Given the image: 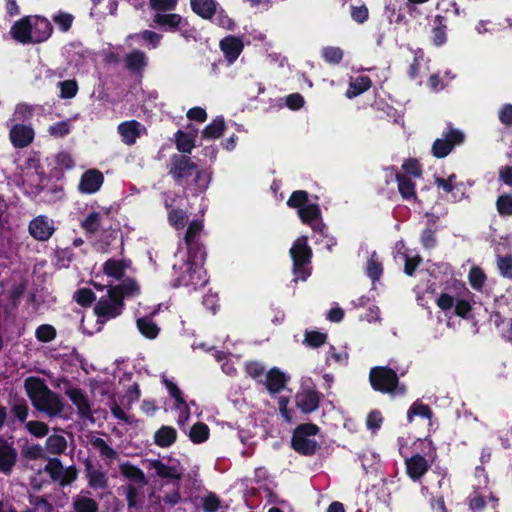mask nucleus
<instances>
[{"label":"nucleus","instance_id":"f257e3e1","mask_svg":"<svg viewBox=\"0 0 512 512\" xmlns=\"http://www.w3.org/2000/svg\"><path fill=\"white\" fill-rule=\"evenodd\" d=\"M24 387L32 405L38 411L44 412L50 417L61 414L64 409L63 400L58 393L47 386L44 379L28 377L24 381Z\"/></svg>","mask_w":512,"mask_h":512},{"label":"nucleus","instance_id":"f03ea898","mask_svg":"<svg viewBox=\"0 0 512 512\" xmlns=\"http://www.w3.org/2000/svg\"><path fill=\"white\" fill-rule=\"evenodd\" d=\"M168 174L177 185L184 186L194 176V182L199 192L207 188L208 182L204 173L198 169V165L187 155H171L168 163Z\"/></svg>","mask_w":512,"mask_h":512},{"label":"nucleus","instance_id":"7ed1b4c3","mask_svg":"<svg viewBox=\"0 0 512 512\" xmlns=\"http://www.w3.org/2000/svg\"><path fill=\"white\" fill-rule=\"evenodd\" d=\"M369 383L376 392L387 394L391 398L404 397L407 394V385L400 382L399 376L389 366H374L369 371Z\"/></svg>","mask_w":512,"mask_h":512},{"label":"nucleus","instance_id":"20e7f679","mask_svg":"<svg viewBox=\"0 0 512 512\" xmlns=\"http://www.w3.org/2000/svg\"><path fill=\"white\" fill-rule=\"evenodd\" d=\"M171 285L174 288L191 287L197 289L207 283L203 266L180 259L172 267Z\"/></svg>","mask_w":512,"mask_h":512},{"label":"nucleus","instance_id":"39448f33","mask_svg":"<svg viewBox=\"0 0 512 512\" xmlns=\"http://www.w3.org/2000/svg\"><path fill=\"white\" fill-rule=\"evenodd\" d=\"M320 431L314 423H302L296 426L292 432L291 448L301 456L311 457L320 449V444L313 438Z\"/></svg>","mask_w":512,"mask_h":512},{"label":"nucleus","instance_id":"423d86ee","mask_svg":"<svg viewBox=\"0 0 512 512\" xmlns=\"http://www.w3.org/2000/svg\"><path fill=\"white\" fill-rule=\"evenodd\" d=\"M465 141L464 133L450 127L446 132H443L442 138H437L432 145V155L436 158H444L453 150L455 146L461 145Z\"/></svg>","mask_w":512,"mask_h":512},{"label":"nucleus","instance_id":"0eeeda50","mask_svg":"<svg viewBox=\"0 0 512 512\" xmlns=\"http://www.w3.org/2000/svg\"><path fill=\"white\" fill-rule=\"evenodd\" d=\"M124 302L117 299L112 293L101 297L94 306V313L98 317V323L114 319L122 314Z\"/></svg>","mask_w":512,"mask_h":512},{"label":"nucleus","instance_id":"6e6552de","mask_svg":"<svg viewBox=\"0 0 512 512\" xmlns=\"http://www.w3.org/2000/svg\"><path fill=\"white\" fill-rule=\"evenodd\" d=\"M65 394L76 406L77 413L81 419L94 421L90 400L81 388L68 386L65 390Z\"/></svg>","mask_w":512,"mask_h":512},{"label":"nucleus","instance_id":"1a4fd4ad","mask_svg":"<svg viewBox=\"0 0 512 512\" xmlns=\"http://www.w3.org/2000/svg\"><path fill=\"white\" fill-rule=\"evenodd\" d=\"M28 230L35 240L45 242L52 237L56 228L53 220L46 215H38L30 221Z\"/></svg>","mask_w":512,"mask_h":512},{"label":"nucleus","instance_id":"9d476101","mask_svg":"<svg viewBox=\"0 0 512 512\" xmlns=\"http://www.w3.org/2000/svg\"><path fill=\"white\" fill-rule=\"evenodd\" d=\"M432 463L421 453H414L411 457L405 459L406 474L413 482H419L429 471Z\"/></svg>","mask_w":512,"mask_h":512},{"label":"nucleus","instance_id":"9b49d317","mask_svg":"<svg viewBox=\"0 0 512 512\" xmlns=\"http://www.w3.org/2000/svg\"><path fill=\"white\" fill-rule=\"evenodd\" d=\"M322 394L313 388H304L295 396L297 408L303 414H310L316 411L320 406Z\"/></svg>","mask_w":512,"mask_h":512},{"label":"nucleus","instance_id":"f8f14e48","mask_svg":"<svg viewBox=\"0 0 512 512\" xmlns=\"http://www.w3.org/2000/svg\"><path fill=\"white\" fill-rule=\"evenodd\" d=\"M18 459L17 449L12 442L0 437V472L5 475L11 474Z\"/></svg>","mask_w":512,"mask_h":512},{"label":"nucleus","instance_id":"ddd939ff","mask_svg":"<svg viewBox=\"0 0 512 512\" xmlns=\"http://www.w3.org/2000/svg\"><path fill=\"white\" fill-rule=\"evenodd\" d=\"M104 183V175L98 169H88L79 181L78 189L82 194H94Z\"/></svg>","mask_w":512,"mask_h":512},{"label":"nucleus","instance_id":"4468645a","mask_svg":"<svg viewBox=\"0 0 512 512\" xmlns=\"http://www.w3.org/2000/svg\"><path fill=\"white\" fill-rule=\"evenodd\" d=\"M34 130L25 124H15L9 131L11 144L18 149L29 146L34 140Z\"/></svg>","mask_w":512,"mask_h":512},{"label":"nucleus","instance_id":"2eb2a0df","mask_svg":"<svg viewBox=\"0 0 512 512\" xmlns=\"http://www.w3.org/2000/svg\"><path fill=\"white\" fill-rule=\"evenodd\" d=\"M10 34L15 41L21 44H33L32 16H24L14 22Z\"/></svg>","mask_w":512,"mask_h":512},{"label":"nucleus","instance_id":"dca6fc26","mask_svg":"<svg viewBox=\"0 0 512 512\" xmlns=\"http://www.w3.org/2000/svg\"><path fill=\"white\" fill-rule=\"evenodd\" d=\"M84 465V473L88 481V486L93 490H106L109 487V479L106 473L100 468H95L89 459L85 461Z\"/></svg>","mask_w":512,"mask_h":512},{"label":"nucleus","instance_id":"f3484780","mask_svg":"<svg viewBox=\"0 0 512 512\" xmlns=\"http://www.w3.org/2000/svg\"><path fill=\"white\" fill-rule=\"evenodd\" d=\"M53 32L50 21L42 16L32 17L33 44H39L48 40Z\"/></svg>","mask_w":512,"mask_h":512},{"label":"nucleus","instance_id":"a211bd4d","mask_svg":"<svg viewBox=\"0 0 512 512\" xmlns=\"http://www.w3.org/2000/svg\"><path fill=\"white\" fill-rule=\"evenodd\" d=\"M220 48L227 61L233 63L243 51L244 44L241 38L229 35L220 41Z\"/></svg>","mask_w":512,"mask_h":512},{"label":"nucleus","instance_id":"6ab92c4d","mask_svg":"<svg viewBox=\"0 0 512 512\" xmlns=\"http://www.w3.org/2000/svg\"><path fill=\"white\" fill-rule=\"evenodd\" d=\"M125 68L134 75H141L148 65V57L145 52L135 49L126 54L124 58Z\"/></svg>","mask_w":512,"mask_h":512},{"label":"nucleus","instance_id":"aec40b11","mask_svg":"<svg viewBox=\"0 0 512 512\" xmlns=\"http://www.w3.org/2000/svg\"><path fill=\"white\" fill-rule=\"evenodd\" d=\"M144 487H140L139 485H134L132 483L123 485L121 489L125 494L127 501L128 510H141L145 501V496L142 491Z\"/></svg>","mask_w":512,"mask_h":512},{"label":"nucleus","instance_id":"412c9836","mask_svg":"<svg viewBox=\"0 0 512 512\" xmlns=\"http://www.w3.org/2000/svg\"><path fill=\"white\" fill-rule=\"evenodd\" d=\"M292 261L311 262L313 252L308 245V237H298L289 250Z\"/></svg>","mask_w":512,"mask_h":512},{"label":"nucleus","instance_id":"4be33fe9","mask_svg":"<svg viewBox=\"0 0 512 512\" xmlns=\"http://www.w3.org/2000/svg\"><path fill=\"white\" fill-rule=\"evenodd\" d=\"M143 125L137 120L124 121L118 125V133L126 145H133L140 137Z\"/></svg>","mask_w":512,"mask_h":512},{"label":"nucleus","instance_id":"5701e85b","mask_svg":"<svg viewBox=\"0 0 512 512\" xmlns=\"http://www.w3.org/2000/svg\"><path fill=\"white\" fill-rule=\"evenodd\" d=\"M121 475L128 479L132 484L145 487L148 485V479L142 469L130 463L129 461L123 462L119 466Z\"/></svg>","mask_w":512,"mask_h":512},{"label":"nucleus","instance_id":"b1692460","mask_svg":"<svg viewBox=\"0 0 512 512\" xmlns=\"http://www.w3.org/2000/svg\"><path fill=\"white\" fill-rule=\"evenodd\" d=\"M448 16L437 14L433 20L431 42L434 46L440 47L447 41Z\"/></svg>","mask_w":512,"mask_h":512},{"label":"nucleus","instance_id":"393cba45","mask_svg":"<svg viewBox=\"0 0 512 512\" xmlns=\"http://www.w3.org/2000/svg\"><path fill=\"white\" fill-rule=\"evenodd\" d=\"M287 381L286 375L279 368L273 367L267 372L264 384L270 394H276L284 389Z\"/></svg>","mask_w":512,"mask_h":512},{"label":"nucleus","instance_id":"a878e982","mask_svg":"<svg viewBox=\"0 0 512 512\" xmlns=\"http://www.w3.org/2000/svg\"><path fill=\"white\" fill-rule=\"evenodd\" d=\"M390 169L395 172V180L397 181L398 191L401 197L405 200H410L412 198L415 199L417 197L415 191V182L412 181V179L409 178L406 174L397 172L394 166L390 167Z\"/></svg>","mask_w":512,"mask_h":512},{"label":"nucleus","instance_id":"bb28decb","mask_svg":"<svg viewBox=\"0 0 512 512\" xmlns=\"http://www.w3.org/2000/svg\"><path fill=\"white\" fill-rule=\"evenodd\" d=\"M109 293L124 302V298L139 293V286L133 278H126L120 284L110 286Z\"/></svg>","mask_w":512,"mask_h":512},{"label":"nucleus","instance_id":"cd10ccee","mask_svg":"<svg viewBox=\"0 0 512 512\" xmlns=\"http://www.w3.org/2000/svg\"><path fill=\"white\" fill-rule=\"evenodd\" d=\"M129 266V260H115L110 258L103 264V272L108 277H112L116 280H122L125 275V271Z\"/></svg>","mask_w":512,"mask_h":512},{"label":"nucleus","instance_id":"c85d7f7f","mask_svg":"<svg viewBox=\"0 0 512 512\" xmlns=\"http://www.w3.org/2000/svg\"><path fill=\"white\" fill-rule=\"evenodd\" d=\"M154 443L161 448L172 446L177 440V431L172 426H161L153 436Z\"/></svg>","mask_w":512,"mask_h":512},{"label":"nucleus","instance_id":"c756f323","mask_svg":"<svg viewBox=\"0 0 512 512\" xmlns=\"http://www.w3.org/2000/svg\"><path fill=\"white\" fill-rule=\"evenodd\" d=\"M215 0H190L192 11L203 19L210 20L216 15Z\"/></svg>","mask_w":512,"mask_h":512},{"label":"nucleus","instance_id":"7c9ffc66","mask_svg":"<svg viewBox=\"0 0 512 512\" xmlns=\"http://www.w3.org/2000/svg\"><path fill=\"white\" fill-rule=\"evenodd\" d=\"M149 468L154 469L156 475L163 479L180 480L182 474L177 470L175 466H169L163 463L159 459L149 461Z\"/></svg>","mask_w":512,"mask_h":512},{"label":"nucleus","instance_id":"2f4dec72","mask_svg":"<svg viewBox=\"0 0 512 512\" xmlns=\"http://www.w3.org/2000/svg\"><path fill=\"white\" fill-rule=\"evenodd\" d=\"M371 86V78L367 75H360L350 82L349 88L346 91V96L349 99H352L369 90Z\"/></svg>","mask_w":512,"mask_h":512},{"label":"nucleus","instance_id":"473e14b6","mask_svg":"<svg viewBox=\"0 0 512 512\" xmlns=\"http://www.w3.org/2000/svg\"><path fill=\"white\" fill-rule=\"evenodd\" d=\"M297 215L302 223L312 225L314 222L321 220V209L317 203H307L299 211Z\"/></svg>","mask_w":512,"mask_h":512},{"label":"nucleus","instance_id":"72a5a7b5","mask_svg":"<svg viewBox=\"0 0 512 512\" xmlns=\"http://www.w3.org/2000/svg\"><path fill=\"white\" fill-rule=\"evenodd\" d=\"M182 21V17L176 13H157L154 22L167 31H176Z\"/></svg>","mask_w":512,"mask_h":512},{"label":"nucleus","instance_id":"f704fd0d","mask_svg":"<svg viewBox=\"0 0 512 512\" xmlns=\"http://www.w3.org/2000/svg\"><path fill=\"white\" fill-rule=\"evenodd\" d=\"M136 325L141 335L147 339H155L160 333L159 326L148 316L138 318Z\"/></svg>","mask_w":512,"mask_h":512},{"label":"nucleus","instance_id":"c9c22d12","mask_svg":"<svg viewBox=\"0 0 512 512\" xmlns=\"http://www.w3.org/2000/svg\"><path fill=\"white\" fill-rule=\"evenodd\" d=\"M11 414L12 416L8 419V425L14 424L15 420L20 423H27V417L29 415V406L24 399L16 400L11 405Z\"/></svg>","mask_w":512,"mask_h":512},{"label":"nucleus","instance_id":"e433bc0d","mask_svg":"<svg viewBox=\"0 0 512 512\" xmlns=\"http://www.w3.org/2000/svg\"><path fill=\"white\" fill-rule=\"evenodd\" d=\"M175 144L177 150L183 155L191 154L195 147V136L190 133H185L182 130H178L175 133Z\"/></svg>","mask_w":512,"mask_h":512},{"label":"nucleus","instance_id":"4c0bfd02","mask_svg":"<svg viewBox=\"0 0 512 512\" xmlns=\"http://www.w3.org/2000/svg\"><path fill=\"white\" fill-rule=\"evenodd\" d=\"M185 245L187 248V258L184 260L203 266V263L206 259L205 247L198 241L185 243Z\"/></svg>","mask_w":512,"mask_h":512},{"label":"nucleus","instance_id":"58836bf2","mask_svg":"<svg viewBox=\"0 0 512 512\" xmlns=\"http://www.w3.org/2000/svg\"><path fill=\"white\" fill-rule=\"evenodd\" d=\"M415 416L431 420L433 411L429 405L424 404L421 400H416L407 411V422L412 423Z\"/></svg>","mask_w":512,"mask_h":512},{"label":"nucleus","instance_id":"ea45409f","mask_svg":"<svg viewBox=\"0 0 512 512\" xmlns=\"http://www.w3.org/2000/svg\"><path fill=\"white\" fill-rule=\"evenodd\" d=\"M226 129L223 117H217L209 123L202 131V138L206 140L217 139L221 137Z\"/></svg>","mask_w":512,"mask_h":512},{"label":"nucleus","instance_id":"a19ab883","mask_svg":"<svg viewBox=\"0 0 512 512\" xmlns=\"http://www.w3.org/2000/svg\"><path fill=\"white\" fill-rule=\"evenodd\" d=\"M383 274V265L380 261L376 251H373L367 261L366 275L372 280L373 283L378 281Z\"/></svg>","mask_w":512,"mask_h":512},{"label":"nucleus","instance_id":"79ce46f5","mask_svg":"<svg viewBox=\"0 0 512 512\" xmlns=\"http://www.w3.org/2000/svg\"><path fill=\"white\" fill-rule=\"evenodd\" d=\"M75 512H99V505L96 500L84 495H77L73 500Z\"/></svg>","mask_w":512,"mask_h":512},{"label":"nucleus","instance_id":"37998d69","mask_svg":"<svg viewBox=\"0 0 512 512\" xmlns=\"http://www.w3.org/2000/svg\"><path fill=\"white\" fill-rule=\"evenodd\" d=\"M90 444L93 446L94 449L98 450L102 457L106 459L113 461L118 459L119 457L117 451L111 446H109L103 438L92 437L90 439Z\"/></svg>","mask_w":512,"mask_h":512},{"label":"nucleus","instance_id":"c03bdc74","mask_svg":"<svg viewBox=\"0 0 512 512\" xmlns=\"http://www.w3.org/2000/svg\"><path fill=\"white\" fill-rule=\"evenodd\" d=\"M45 445L50 454L59 455L65 452L67 441L64 436L54 434L47 437Z\"/></svg>","mask_w":512,"mask_h":512},{"label":"nucleus","instance_id":"a18cd8bd","mask_svg":"<svg viewBox=\"0 0 512 512\" xmlns=\"http://www.w3.org/2000/svg\"><path fill=\"white\" fill-rule=\"evenodd\" d=\"M210 429L204 422L195 423L189 431V439L194 444H200L208 440Z\"/></svg>","mask_w":512,"mask_h":512},{"label":"nucleus","instance_id":"49530a36","mask_svg":"<svg viewBox=\"0 0 512 512\" xmlns=\"http://www.w3.org/2000/svg\"><path fill=\"white\" fill-rule=\"evenodd\" d=\"M433 473L438 477L437 492H443L444 495L452 494V485L448 470L446 468L436 466L435 469H433Z\"/></svg>","mask_w":512,"mask_h":512},{"label":"nucleus","instance_id":"de8ad7c7","mask_svg":"<svg viewBox=\"0 0 512 512\" xmlns=\"http://www.w3.org/2000/svg\"><path fill=\"white\" fill-rule=\"evenodd\" d=\"M57 87L59 88V97L61 99H72L79 91V85L75 79L60 81L57 83Z\"/></svg>","mask_w":512,"mask_h":512},{"label":"nucleus","instance_id":"09e8293b","mask_svg":"<svg viewBox=\"0 0 512 512\" xmlns=\"http://www.w3.org/2000/svg\"><path fill=\"white\" fill-rule=\"evenodd\" d=\"M321 57L326 63L339 65L344 57V52L340 47L326 46L321 51Z\"/></svg>","mask_w":512,"mask_h":512},{"label":"nucleus","instance_id":"8fccbe9b","mask_svg":"<svg viewBox=\"0 0 512 512\" xmlns=\"http://www.w3.org/2000/svg\"><path fill=\"white\" fill-rule=\"evenodd\" d=\"M417 449L425 458L434 462L437 458V448L429 436L418 440Z\"/></svg>","mask_w":512,"mask_h":512},{"label":"nucleus","instance_id":"3c124183","mask_svg":"<svg viewBox=\"0 0 512 512\" xmlns=\"http://www.w3.org/2000/svg\"><path fill=\"white\" fill-rule=\"evenodd\" d=\"M487 277L484 271L478 267L473 266L468 273V280L471 287L476 291H482Z\"/></svg>","mask_w":512,"mask_h":512},{"label":"nucleus","instance_id":"603ef678","mask_svg":"<svg viewBox=\"0 0 512 512\" xmlns=\"http://www.w3.org/2000/svg\"><path fill=\"white\" fill-rule=\"evenodd\" d=\"M101 226V215L99 212L93 211L81 221L82 229L89 234H95L99 231Z\"/></svg>","mask_w":512,"mask_h":512},{"label":"nucleus","instance_id":"864d4df0","mask_svg":"<svg viewBox=\"0 0 512 512\" xmlns=\"http://www.w3.org/2000/svg\"><path fill=\"white\" fill-rule=\"evenodd\" d=\"M188 221V214L183 209H171L168 212V222L176 230L183 229Z\"/></svg>","mask_w":512,"mask_h":512},{"label":"nucleus","instance_id":"5fc2aeb1","mask_svg":"<svg viewBox=\"0 0 512 512\" xmlns=\"http://www.w3.org/2000/svg\"><path fill=\"white\" fill-rule=\"evenodd\" d=\"M309 202V194L305 190H296L291 193L286 204L289 208L299 211Z\"/></svg>","mask_w":512,"mask_h":512},{"label":"nucleus","instance_id":"6e6d98bb","mask_svg":"<svg viewBox=\"0 0 512 512\" xmlns=\"http://www.w3.org/2000/svg\"><path fill=\"white\" fill-rule=\"evenodd\" d=\"M57 331L51 324H41L35 330V337L39 342L49 343L55 340Z\"/></svg>","mask_w":512,"mask_h":512},{"label":"nucleus","instance_id":"4d7b16f0","mask_svg":"<svg viewBox=\"0 0 512 512\" xmlns=\"http://www.w3.org/2000/svg\"><path fill=\"white\" fill-rule=\"evenodd\" d=\"M311 262L292 261L294 281H306L311 275Z\"/></svg>","mask_w":512,"mask_h":512},{"label":"nucleus","instance_id":"13d9d810","mask_svg":"<svg viewBox=\"0 0 512 512\" xmlns=\"http://www.w3.org/2000/svg\"><path fill=\"white\" fill-rule=\"evenodd\" d=\"M73 299L82 307H90L96 300V295L90 288L83 287L75 291Z\"/></svg>","mask_w":512,"mask_h":512},{"label":"nucleus","instance_id":"bf43d9fd","mask_svg":"<svg viewBox=\"0 0 512 512\" xmlns=\"http://www.w3.org/2000/svg\"><path fill=\"white\" fill-rule=\"evenodd\" d=\"M44 471L50 476L52 481L60 482L61 475L63 474V465L59 458H51L44 466Z\"/></svg>","mask_w":512,"mask_h":512},{"label":"nucleus","instance_id":"052dcab7","mask_svg":"<svg viewBox=\"0 0 512 512\" xmlns=\"http://www.w3.org/2000/svg\"><path fill=\"white\" fill-rule=\"evenodd\" d=\"M496 209L500 216H512V194H502L497 197Z\"/></svg>","mask_w":512,"mask_h":512},{"label":"nucleus","instance_id":"680f3d73","mask_svg":"<svg viewBox=\"0 0 512 512\" xmlns=\"http://www.w3.org/2000/svg\"><path fill=\"white\" fill-rule=\"evenodd\" d=\"M327 334L320 331H306L304 337V344L311 348L321 347L326 343Z\"/></svg>","mask_w":512,"mask_h":512},{"label":"nucleus","instance_id":"e2e57ef3","mask_svg":"<svg viewBox=\"0 0 512 512\" xmlns=\"http://www.w3.org/2000/svg\"><path fill=\"white\" fill-rule=\"evenodd\" d=\"M26 429L30 434L37 438L46 436L49 432V427L45 422L42 421H28L25 424Z\"/></svg>","mask_w":512,"mask_h":512},{"label":"nucleus","instance_id":"0e129e2a","mask_svg":"<svg viewBox=\"0 0 512 512\" xmlns=\"http://www.w3.org/2000/svg\"><path fill=\"white\" fill-rule=\"evenodd\" d=\"M203 230V223L200 220H193L187 227L184 235L185 243L197 242V237Z\"/></svg>","mask_w":512,"mask_h":512},{"label":"nucleus","instance_id":"69168bd1","mask_svg":"<svg viewBox=\"0 0 512 512\" xmlns=\"http://www.w3.org/2000/svg\"><path fill=\"white\" fill-rule=\"evenodd\" d=\"M53 21L62 32H67L71 29L74 16L70 13L59 11L54 17Z\"/></svg>","mask_w":512,"mask_h":512},{"label":"nucleus","instance_id":"338daca9","mask_svg":"<svg viewBox=\"0 0 512 512\" xmlns=\"http://www.w3.org/2000/svg\"><path fill=\"white\" fill-rule=\"evenodd\" d=\"M443 492L432 493L430 497V508L433 512H448Z\"/></svg>","mask_w":512,"mask_h":512},{"label":"nucleus","instance_id":"774afa93","mask_svg":"<svg viewBox=\"0 0 512 512\" xmlns=\"http://www.w3.org/2000/svg\"><path fill=\"white\" fill-rule=\"evenodd\" d=\"M497 265L503 277L512 279V255L499 256Z\"/></svg>","mask_w":512,"mask_h":512}]
</instances>
